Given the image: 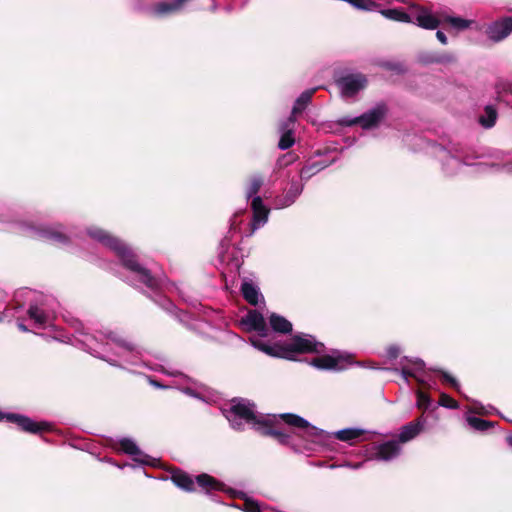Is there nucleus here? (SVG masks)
Masks as SVG:
<instances>
[{
    "label": "nucleus",
    "mask_w": 512,
    "mask_h": 512,
    "mask_svg": "<svg viewBox=\"0 0 512 512\" xmlns=\"http://www.w3.org/2000/svg\"><path fill=\"white\" fill-rule=\"evenodd\" d=\"M387 108L384 104H378L360 117L353 119L342 118L339 123L346 126L360 124L364 129L376 127L386 116Z\"/></svg>",
    "instance_id": "39448f33"
},
{
    "label": "nucleus",
    "mask_w": 512,
    "mask_h": 512,
    "mask_svg": "<svg viewBox=\"0 0 512 512\" xmlns=\"http://www.w3.org/2000/svg\"><path fill=\"white\" fill-rule=\"evenodd\" d=\"M40 236L43 238H46L47 240L58 242V243H64L66 240L65 235L55 228H45L41 229L39 231Z\"/></svg>",
    "instance_id": "5701e85b"
},
{
    "label": "nucleus",
    "mask_w": 512,
    "mask_h": 512,
    "mask_svg": "<svg viewBox=\"0 0 512 512\" xmlns=\"http://www.w3.org/2000/svg\"><path fill=\"white\" fill-rule=\"evenodd\" d=\"M429 61L430 62H444V59L443 58H435V59H430Z\"/></svg>",
    "instance_id": "4c0bfd02"
},
{
    "label": "nucleus",
    "mask_w": 512,
    "mask_h": 512,
    "mask_svg": "<svg viewBox=\"0 0 512 512\" xmlns=\"http://www.w3.org/2000/svg\"><path fill=\"white\" fill-rule=\"evenodd\" d=\"M314 92L315 89L307 90L298 97L292 110L293 115H296L297 113H300L304 110L306 105L310 102Z\"/></svg>",
    "instance_id": "4be33fe9"
},
{
    "label": "nucleus",
    "mask_w": 512,
    "mask_h": 512,
    "mask_svg": "<svg viewBox=\"0 0 512 512\" xmlns=\"http://www.w3.org/2000/svg\"><path fill=\"white\" fill-rule=\"evenodd\" d=\"M88 234L91 238L99 241L106 247L115 251L116 254L122 259L124 266L127 267L135 275V277L139 279V281L150 288H154L156 286L155 279L146 269L142 268L137 263L129 248L119 239L114 238L106 231L96 227L90 228L88 230Z\"/></svg>",
    "instance_id": "7ed1b4c3"
},
{
    "label": "nucleus",
    "mask_w": 512,
    "mask_h": 512,
    "mask_svg": "<svg viewBox=\"0 0 512 512\" xmlns=\"http://www.w3.org/2000/svg\"><path fill=\"white\" fill-rule=\"evenodd\" d=\"M339 88L344 97H353L367 85V79L362 74H351L338 81Z\"/></svg>",
    "instance_id": "423d86ee"
},
{
    "label": "nucleus",
    "mask_w": 512,
    "mask_h": 512,
    "mask_svg": "<svg viewBox=\"0 0 512 512\" xmlns=\"http://www.w3.org/2000/svg\"><path fill=\"white\" fill-rule=\"evenodd\" d=\"M374 450L372 459L390 461L399 455L401 448L396 441H388L375 446Z\"/></svg>",
    "instance_id": "f8f14e48"
},
{
    "label": "nucleus",
    "mask_w": 512,
    "mask_h": 512,
    "mask_svg": "<svg viewBox=\"0 0 512 512\" xmlns=\"http://www.w3.org/2000/svg\"><path fill=\"white\" fill-rule=\"evenodd\" d=\"M301 191L302 188L298 184L292 185L287 194L283 198L278 200L276 204L277 208H284L290 206L292 203H294L295 199L300 195Z\"/></svg>",
    "instance_id": "412c9836"
},
{
    "label": "nucleus",
    "mask_w": 512,
    "mask_h": 512,
    "mask_svg": "<svg viewBox=\"0 0 512 512\" xmlns=\"http://www.w3.org/2000/svg\"><path fill=\"white\" fill-rule=\"evenodd\" d=\"M225 416L234 429H242V422H245L264 435L274 436L282 444H288L290 436L275 428L279 420H283L287 425L297 429L300 437L313 443L318 442L323 434L322 430L295 414H258L254 410V405L243 399L233 401L230 410L226 412Z\"/></svg>",
    "instance_id": "f257e3e1"
},
{
    "label": "nucleus",
    "mask_w": 512,
    "mask_h": 512,
    "mask_svg": "<svg viewBox=\"0 0 512 512\" xmlns=\"http://www.w3.org/2000/svg\"><path fill=\"white\" fill-rule=\"evenodd\" d=\"M423 426L424 420L422 418L403 426L399 434L400 442L405 443L415 438L422 431Z\"/></svg>",
    "instance_id": "2eb2a0df"
},
{
    "label": "nucleus",
    "mask_w": 512,
    "mask_h": 512,
    "mask_svg": "<svg viewBox=\"0 0 512 512\" xmlns=\"http://www.w3.org/2000/svg\"><path fill=\"white\" fill-rule=\"evenodd\" d=\"M512 32V18L506 17L497 20L486 29L487 37L493 42H499L505 39Z\"/></svg>",
    "instance_id": "1a4fd4ad"
},
{
    "label": "nucleus",
    "mask_w": 512,
    "mask_h": 512,
    "mask_svg": "<svg viewBox=\"0 0 512 512\" xmlns=\"http://www.w3.org/2000/svg\"><path fill=\"white\" fill-rule=\"evenodd\" d=\"M388 355L391 358H396L399 355V349L396 347H390L388 349Z\"/></svg>",
    "instance_id": "f704fd0d"
},
{
    "label": "nucleus",
    "mask_w": 512,
    "mask_h": 512,
    "mask_svg": "<svg viewBox=\"0 0 512 512\" xmlns=\"http://www.w3.org/2000/svg\"><path fill=\"white\" fill-rule=\"evenodd\" d=\"M109 341L107 342L108 345H115V347L119 350L117 354L119 356H124V354L132 349V347L126 343L124 340H122L120 337H117L114 334H110L108 336Z\"/></svg>",
    "instance_id": "a878e982"
},
{
    "label": "nucleus",
    "mask_w": 512,
    "mask_h": 512,
    "mask_svg": "<svg viewBox=\"0 0 512 512\" xmlns=\"http://www.w3.org/2000/svg\"><path fill=\"white\" fill-rule=\"evenodd\" d=\"M251 205L253 209L252 232H254L267 222L269 210L264 206L259 196L253 198Z\"/></svg>",
    "instance_id": "4468645a"
},
{
    "label": "nucleus",
    "mask_w": 512,
    "mask_h": 512,
    "mask_svg": "<svg viewBox=\"0 0 512 512\" xmlns=\"http://www.w3.org/2000/svg\"><path fill=\"white\" fill-rule=\"evenodd\" d=\"M439 403H440V405L447 407V408H452V409L458 408L457 402L446 394L441 395Z\"/></svg>",
    "instance_id": "7c9ffc66"
},
{
    "label": "nucleus",
    "mask_w": 512,
    "mask_h": 512,
    "mask_svg": "<svg viewBox=\"0 0 512 512\" xmlns=\"http://www.w3.org/2000/svg\"><path fill=\"white\" fill-rule=\"evenodd\" d=\"M293 122H294V119L291 116L288 119L285 126L282 128L283 134H282L279 144H278L279 148L282 150H286L294 144V137L292 135V130L290 128V126L293 125Z\"/></svg>",
    "instance_id": "aec40b11"
},
{
    "label": "nucleus",
    "mask_w": 512,
    "mask_h": 512,
    "mask_svg": "<svg viewBox=\"0 0 512 512\" xmlns=\"http://www.w3.org/2000/svg\"><path fill=\"white\" fill-rule=\"evenodd\" d=\"M430 405V399L429 397L424 394L423 392L419 391L417 393V406L420 409H427Z\"/></svg>",
    "instance_id": "2f4dec72"
},
{
    "label": "nucleus",
    "mask_w": 512,
    "mask_h": 512,
    "mask_svg": "<svg viewBox=\"0 0 512 512\" xmlns=\"http://www.w3.org/2000/svg\"><path fill=\"white\" fill-rule=\"evenodd\" d=\"M401 375L408 381L409 377L416 379L420 383H425V364L420 359L408 360L406 359L401 366Z\"/></svg>",
    "instance_id": "9d476101"
},
{
    "label": "nucleus",
    "mask_w": 512,
    "mask_h": 512,
    "mask_svg": "<svg viewBox=\"0 0 512 512\" xmlns=\"http://www.w3.org/2000/svg\"><path fill=\"white\" fill-rule=\"evenodd\" d=\"M382 14L389 19L400 22H412L424 29H436L440 25L441 19L434 16V14L427 8L417 5H411L408 12L399 9L383 10Z\"/></svg>",
    "instance_id": "20e7f679"
},
{
    "label": "nucleus",
    "mask_w": 512,
    "mask_h": 512,
    "mask_svg": "<svg viewBox=\"0 0 512 512\" xmlns=\"http://www.w3.org/2000/svg\"><path fill=\"white\" fill-rule=\"evenodd\" d=\"M270 325L275 332L289 333L292 330V324L284 317L271 314L269 317Z\"/></svg>",
    "instance_id": "a211bd4d"
},
{
    "label": "nucleus",
    "mask_w": 512,
    "mask_h": 512,
    "mask_svg": "<svg viewBox=\"0 0 512 512\" xmlns=\"http://www.w3.org/2000/svg\"><path fill=\"white\" fill-rule=\"evenodd\" d=\"M436 37L437 39L442 43V44H447V37L445 36V34L441 31H437L436 33Z\"/></svg>",
    "instance_id": "c9c22d12"
},
{
    "label": "nucleus",
    "mask_w": 512,
    "mask_h": 512,
    "mask_svg": "<svg viewBox=\"0 0 512 512\" xmlns=\"http://www.w3.org/2000/svg\"><path fill=\"white\" fill-rule=\"evenodd\" d=\"M361 434V430L348 428L337 431L335 437L341 441H351L358 438Z\"/></svg>",
    "instance_id": "bb28decb"
},
{
    "label": "nucleus",
    "mask_w": 512,
    "mask_h": 512,
    "mask_svg": "<svg viewBox=\"0 0 512 512\" xmlns=\"http://www.w3.org/2000/svg\"><path fill=\"white\" fill-rule=\"evenodd\" d=\"M184 393L192 395V396H195V394H194V392H193V390L191 388L184 389Z\"/></svg>",
    "instance_id": "e433bc0d"
},
{
    "label": "nucleus",
    "mask_w": 512,
    "mask_h": 512,
    "mask_svg": "<svg viewBox=\"0 0 512 512\" xmlns=\"http://www.w3.org/2000/svg\"><path fill=\"white\" fill-rule=\"evenodd\" d=\"M263 184L262 178L256 176L251 179L250 185L247 189L246 195L248 198L257 194Z\"/></svg>",
    "instance_id": "c85d7f7f"
},
{
    "label": "nucleus",
    "mask_w": 512,
    "mask_h": 512,
    "mask_svg": "<svg viewBox=\"0 0 512 512\" xmlns=\"http://www.w3.org/2000/svg\"><path fill=\"white\" fill-rule=\"evenodd\" d=\"M243 506V510L246 512H260L259 504L253 500L247 499Z\"/></svg>",
    "instance_id": "473e14b6"
},
{
    "label": "nucleus",
    "mask_w": 512,
    "mask_h": 512,
    "mask_svg": "<svg viewBox=\"0 0 512 512\" xmlns=\"http://www.w3.org/2000/svg\"><path fill=\"white\" fill-rule=\"evenodd\" d=\"M19 329H21L22 331H27V328L23 325V324H19L18 325Z\"/></svg>",
    "instance_id": "ea45409f"
},
{
    "label": "nucleus",
    "mask_w": 512,
    "mask_h": 512,
    "mask_svg": "<svg viewBox=\"0 0 512 512\" xmlns=\"http://www.w3.org/2000/svg\"><path fill=\"white\" fill-rule=\"evenodd\" d=\"M196 481L197 484L206 492L224 489V485L222 483L209 476L208 474H201L197 476Z\"/></svg>",
    "instance_id": "f3484780"
},
{
    "label": "nucleus",
    "mask_w": 512,
    "mask_h": 512,
    "mask_svg": "<svg viewBox=\"0 0 512 512\" xmlns=\"http://www.w3.org/2000/svg\"><path fill=\"white\" fill-rule=\"evenodd\" d=\"M497 118V112L492 106H486L484 114L480 117V123L486 128H491Z\"/></svg>",
    "instance_id": "393cba45"
},
{
    "label": "nucleus",
    "mask_w": 512,
    "mask_h": 512,
    "mask_svg": "<svg viewBox=\"0 0 512 512\" xmlns=\"http://www.w3.org/2000/svg\"><path fill=\"white\" fill-rule=\"evenodd\" d=\"M241 291L245 300L251 305H257L258 302L262 300V295L252 283L244 282L242 284Z\"/></svg>",
    "instance_id": "6ab92c4d"
},
{
    "label": "nucleus",
    "mask_w": 512,
    "mask_h": 512,
    "mask_svg": "<svg viewBox=\"0 0 512 512\" xmlns=\"http://www.w3.org/2000/svg\"><path fill=\"white\" fill-rule=\"evenodd\" d=\"M171 479L174 482V484L180 487L181 489H184L186 491L194 490L193 479L188 474L182 471H174L171 475Z\"/></svg>",
    "instance_id": "dca6fc26"
},
{
    "label": "nucleus",
    "mask_w": 512,
    "mask_h": 512,
    "mask_svg": "<svg viewBox=\"0 0 512 512\" xmlns=\"http://www.w3.org/2000/svg\"><path fill=\"white\" fill-rule=\"evenodd\" d=\"M467 421L471 427H473L477 430H482V431L486 430L488 428V426L490 425L489 422L482 420L480 418H477V417H468Z\"/></svg>",
    "instance_id": "c756f323"
},
{
    "label": "nucleus",
    "mask_w": 512,
    "mask_h": 512,
    "mask_svg": "<svg viewBox=\"0 0 512 512\" xmlns=\"http://www.w3.org/2000/svg\"><path fill=\"white\" fill-rule=\"evenodd\" d=\"M29 316L39 325H45L48 322V315L37 306L29 308Z\"/></svg>",
    "instance_id": "cd10ccee"
},
{
    "label": "nucleus",
    "mask_w": 512,
    "mask_h": 512,
    "mask_svg": "<svg viewBox=\"0 0 512 512\" xmlns=\"http://www.w3.org/2000/svg\"><path fill=\"white\" fill-rule=\"evenodd\" d=\"M434 16L441 19L440 24L443 22H447L451 25V27H453L456 30L466 29V28H468V26L470 24L469 21L464 20L459 17H445L443 15H436V14H434Z\"/></svg>",
    "instance_id": "b1692460"
},
{
    "label": "nucleus",
    "mask_w": 512,
    "mask_h": 512,
    "mask_svg": "<svg viewBox=\"0 0 512 512\" xmlns=\"http://www.w3.org/2000/svg\"><path fill=\"white\" fill-rule=\"evenodd\" d=\"M484 408H481V410H478V413H486V411H482Z\"/></svg>",
    "instance_id": "79ce46f5"
},
{
    "label": "nucleus",
    "mask_w": 512,
    "mask_h": 512,
    "mask_svg": "<svg viewBox=\"0 0 512 512\" xmlns=\"http://www.w3.org/2000/svg\"><path fill=\"white\" fill-rule=\"evenodd\" d=\"M241 325L247 331H255L259 337H266L268 335V328L265 319L257 310L249 311L241 320Z\"/></svg>",
    "instance_id": "6e6552de"
},
{
    "label": "nucleus",
    "mask_w": 512,
    "mask_h": 512,
    "mask_svg": "<svg viewBox=\"0 0 512 512\" xmlns=\"http://www.w3.org/2000/svg\"><path fill=\"white\" fill-rule=\"evenodd\" d=\"M3 419H6L9 422L16 423L22 430L26 432L37 433L49 429L48 423H37L31 420L30 418L18 414H3L2 412H0V420Z\"/></svg>",
    "instance_id": "0eeeda50"
},
{
    "label": "nucleus",
    "mask_w": 512,
    "mask_h": 512,
    "mask_svg": "<svg viewBox=\"0 0 512 512\" xmlns=\"http://www.w3.org/2000/svg\"><path fill=\"white\" fill-rule=\"evenodd\" d=\"M251 344L258 350L274 357L293 359L296 353H320L323 351V344L317 342L314 337L307 334L296 335L286 345L268 344L260 338H250Z\"/></svg>",
    "instance_id": "f03ea898"
},
{
    "label": "nucleus",
    "mask_w": 512,
    "mask_h": 512,
    "mask_svg": "<svg viewBox=\"0 0 512 512\" xmlns=\"http://www.w3.org/2000/svg\"><path fill=\"white\" fill-rule=\"evenodd\" d=\"M442 377L453 388H455L456 390H459V388H460L459 383L457 382V380L454 377L450 376L449 374H447L445 372H442Z\"/></svg>",
    "instance_id": "72a5a7b5"
},
{
    "label": "nucleus",
    "mask_w": 512,
    "mask_h": 512,
    "mask_svg": "<svg viewBox=\"0 0 512 512\" xmlns=\"http://www.w3.org/2000/svg\"><path fill=\"white\" fill-rule=\"evenodd\" d=\"M507 440H508L509 444L512 446V436H509V437L507 438Z\"/></svg>",
    "instance_id": "a19ab883"
},
{
    "label": "nucleus",
    "mask_w": 512,
    "mask_h": 512,
    "mask_svg": "<svg viewBox=\"0 0 512 512\" xmlns=\"http://www.w3.org/2000/svg\"><path fill=\"white\" fill-rule=\"evenodd\" d=\"M311 364L319 369L342 370L346 367V360L340 355H324L314 358Z\"/></svg>",
    "instance_id": "9b49d317"
},
{
    "label": "nucleus",
    "mask_w": 512,
    "mask_h": 512,
    "mask_svg": "<svg viewBox=\"0 0 512 512\" xmlns=\"http://www.w3.org/2000/svg\"><path fill=\"white\" fill-rule=\"evenodd\" d=\"M120 448L127 454L134 457V460L142 464L155 465V459H151L148 455L144 454L136 443L128 438L121 439L119 442Z\"/></svg>",
    "instance_id": "ddd939ff"
},
{
    "label": "nucleus",
    "mask_w": 512,
    "mask_h": 512,
    "mask_svg": "<svg viewBox=\"0 0 512 512\" xmlns=\"http://www.w3.org/2000/svg\"><path fill=\"white\" fill-rule=\"evenodd\" d=\"M347 466H349L353 469H358L361 466V464H354V465L347 464Z\"/></svg>",
    "instance_id": "58836bf2"
}]
</instances>
